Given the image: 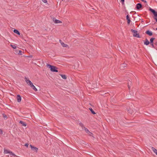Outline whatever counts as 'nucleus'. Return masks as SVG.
I'll use <instances>...</instances> for the list:
<instances>
[{
  "label": "nucleus",
  "mask_w": 157,
  "mask_h": 157,
  "mask_svg": "<svg viewBox=\"0 0 157 157\" xmlns=\"http://www.w3.org/2000/svg\"><path fill=\"white\" fill-rule=\"evenodd\" d=\"M151 150H152V151L155 154H156L157 153V150L155 148H154V147H152Z\"/></svg>",
  "instance_id": "nucleus-17"
},
{
  "label": "nucleus",
  "mask_w": 157,
  "mask_h": 157,
  "mask_svg": "<svg viewBox=\"0 0 157 157\" xmlns=\"http://www.w3.org/2000/svg\"><path fill=\"white\" fill-rule=\"evenodd\" d=\"M154 39L155 38H152L150 39V41L151 43H153Z\"/></svg>",
  "instance_id": "nucleus-26"
},
{
  "label": "nucleus",
  "mask_w": 157,
  "mask_h": 157,
  "mask_svg": "<svg viewBox=\"0 0 157 157\" xmlns=\"http://www.w3.org/2000/svg\"><path fill=\"white\" fill-rule=\"evenodd\" d=\"M2 116L4 118V120H6L7 118V116H6V115L4 113L2 114Z\"/></svg>",
  "instance_id": "nucleus-21"
},
{
  "label": "nucleus",
  "mask_w": 157,
  "mask_h": 157,
  "mask_svg": "<svg viewBox=\"0 0 157 157\" xmlns=\"http://www.w3.org/2000/svg\"><path fill=\"white\" fill-rule=\"evenodd\" d=\"M2 131L0 129V134H2Z\"/></svg>",
  "instance_id": "nucleus-32"
},
{
  "label": "nucleus",
  "mask_w": 157,
  "mask_h": 157,
  "mask_svg": "<svg viewBox=\"0 0 157 157\" xmlns=\"http://www.w3.org/2000/svg\"><path fill=\"white\" fill-rule=\"evenodd\" d=\"M124 0H121V2L122 3L123 5L124 4Z\"/></svg>",
  "instance_id": "nucleus-31"
},
{
  "label": "nucleus",
  "mask_w": 157,
  "mask_h": 157,
  "mask_svg": "<svg viewBox=\"0 0 157 157\" xmlns=\"http://www.w3.org/2000/svg\"><path fill=\"white\" fill-rule=\"evenodd\" d=\"M59 42L60 43H61V44L62 46L64 47H66L67 48L68 47V45H67V44H65L63 42L62 40H59Z\"/></svg>",
  "instance_id": "nucleus-8"
},
{
  "label": "nucleus",
  "mask_w": 157,
  "mask_h": 157,
  "mask_svg": "<svg viewBox=\"0 0 157 157\" xmlns=\"http://www.w3.org/2000/svg\"><path fill=\"white\" fill-rule=\"evenodd\" d=\"M151 45H152L153 46V44H152Z\"/></svg>",
  "instance_id": "nucleus-37"
},
{
  "label": "nucleus",
  "mask_w": 157,
  "mask_h": 157,
  "mask_svg": "<svg viewBox=\"0 0 157 157\" xmlns=\"http://www.w3.org/2000/svg\"><path fill=\"white\" fill-rule=\"evenodd\" d=\"M25 81L26 82L27 84L30 86L33 83L32 82L27 78L26 77L25 78Z\"/></svg>",
  "instance_id": "nucleus-2"
},
{
  "label": "nucleus",
  "mask_w": 157,
  "mask_h": 157,
  "mask_svg": "<svg viewBox=\"0 0 157 157\" xmlns=\"http://www.w3.org/2000/svg\"><path fill=\"white\" fill-rule=\"evenodd\" d=\"M137 8H138V7H137V4H136V8L137 9Z\"/></svg>",
  "instance_id": "nucleus-33"
},
{
  "label": "nucleus",
  "mask_w": 157,
  "mask_h": 157,
  "mask_svg": "<svg viewBox=\"0 0 157 157\" xmlns=\"http://www.w3.org/2000/svg\"><path fill=\"white\" fill-rule=\"evenodd\" d=\"M150 43L149 41L147 40L146 39L145 41L144 42V44L146 45H148Z\"/></svg>",
  "instance_id": "nucleus-20"
},
{
  "label": "nucleus",
  "mask_w": 157,
  "mask_h": 157,
  "mask_svg": "<svg viewBox=\"0 0 157 157\" xmlns=\"http://www.w3.org/2000/svg\"><path fill=\"white\" fill-rule=\"evenodd\" d=\"M10 45L13 48V49H16V47L14 45L11 44Z\"/></svg>",
  "instance_id": "nucleus-28"
},
{
  "label": "nucleus",
  "mask_w": 157,
  "mask_h": 157,
  "mask_svg": "<svg viewBox=\"0 0 157 157\" xmlns=\"http://www.w3.org/2000/svg\"><path fill=\"white\" fill-rule=\"evenodd\" d=\"M87 133L90 136H91L93 135V133L89 131Z\"/></svg>",
  "instance_id": "nucleus-27"
},
{
  "label": "nucleus",
  "mask_w": 157,
  "mask_h": 157,
  "mask_svg": "<svg viewBox=\"0 0 157 157\" xmlns=\"http://www.w3.org/2000/svg\"><path fill=\"white\" fill-rule=\"evenodd\" d=\"M12 157L13 156H17L13 153L11 151L10 153L9 154Z\"/></svg>",
  "instance_id": "nucleus-22"
},
{
  "label": "nucleus",
  "mask_w": 157,
  "mask_h": 157,
  "mask_svg": "<svg viewBox=\"0 0 157 157\" xmlns=\"http://www.w3.org/2000/svg\"><path fill=\"white\" fill-rule=\"evenodd\" d=\"M25 146L27 147L28 146V144H25Z\"/></svg>",
  "instance_id": "nucleus-34"
},
{
  "label": "nucleus",
  "mask_w": 157,
  "mask_h": 157,
  "mask_svg": "<svg viewBox=\"0 0 157 157\" xmlns=\"http://www.w3.org/2000/svg\"><path fill=\"white\" fill-rule=\"evenodd\" d=\"M149 10L153 13L155 17L157 18V12L151 8Z\"/></svg>",
  "instance_id": "nucleus-4"
},
{
  "label": "nucleus",
  "mask_w": 157,
  "mask_h": 157,
  "mask_svg": "<svg viewBox=\"0 0 157 157\" xmlns=\"http://www.w3.org/2000/svg\"><path fill=\"white\" fill-rule=\"evenodd\" d=\"M53 21L56 24L61 23H62V22L61 21L56 19L55 18H53Z\"/></svg>",
  "instance_id": "nucleus-7"
},
{
  "label": "nucleus",
  "mask_w": 157,
  "mask_h": 157,
  "mask_svg": "<svg viewBox=\"0 0 157 157\" xmlns=\"http://www.w3.org/2000/svg\"><path fill=\"white\" fill-rule=\"evenodd\" d=\"M43 2H44V3H46L47 2V0H41Z\"/></svg>",
  "instance_id": "nucleus-30"
},
{
  "label": "nucleus",
  "mask_w": 157,
  "mask_h": 157,
  "mask_svg": "<svg viewBox=\"0 0 157 157\" xmlns=\"http://www.w3.org/2000/svg\"><path fill=\"white\" fill-rule=\"evenodd\" d=\"M127 111L128 113L131 114H132L133 111L130 108H127Z\"/></svg>",
  "instance_id": "nucleus-14"
},
{
  "label": "nucleus",
  "mask_w": 157,
  "mask_h": 157,
  "mask_svg": "<svg viewBox=\"0 0 157 157\" xmlns=\"http://www.w3.org/2000/svg\"><path fill=\"white\" fill-rule=\"evenodd\" d=\"M60 75L61 76L62 78L64 79H66L67 78V77L66 75Z\"/></svg>",
  "instance_id": "nucleus-19"
},
{
  "label": "nucleus",
  "mask_w": 157,
  "mask_h": 157,
  "mask_svg": "<svg viewBox=\"0 0 157 157\" xmlns=\"http://www.w3.org/2000/svg\"><path fill=\"white\" fill-rule=\"evenodd\" d=\"M10 152H11V151H10L9 150H8L7 149H4V153L5 154H8V153L9 154L10 153Z\"/></svg>",
  "instance_id": "nucleus-13"
},
{
  "label": "nucleus",
  "mask_w": 157,
  "mask_h": 157,
  "mask_svg": "<svg viewBox=\"0 0 157 157\" xmlns=\"http://www.w3.org/2000/svg\"><path fill=\"white\" fill-rule=\"evenodd\" d=\"M131 31L133 33V36H134L137 37V31L136 30L131 29Z\"/></svg>",
  "instance_id": "nucleus-5"
},
{
  "label": "nucleus",
  "mask_w": 157,
  "mask_h": 157,
  "mask_svg": "<svg viewBox=\"0 0 157 157\" xmlns=\"http://www.w3.org/2000/svg\"><path fill=\"white\" fill-rule=\"evenodd\" d=\"M127 64L125 63H123L121 64L120 67V69L121 70H123L125 69L126 67Z\"/></svg>",
  "instance_id": "nucleus-3"
},
{
  "label": "nucleus",
  "mask_w": 157,
  "mask_h": 157,
  "mask_svg": "<svg viewBox=\"0 0 157 157\" xmlns=\"http://www.w3.org/2000/svg\"><path fill=\"white\" fill-rule=\"evenodd\" d=\"M156 154L157 155V153Z\"/></svg>",
  "instance_id": "nucleus-39"
},
{
  "label": "nucleus",
  "mask_w": 157,
  "mask_h": 157,
  "mask_svg": "<svg viewBox=\"0 0 157 157\" xmlns=\"http://www.w3.org/2000/svg\"><path fill=\"white\" fill-rule=\"evenodd\" d=\"M19 52L18 53V54L20 55H21L22 54V52L21 51L19 50Z\"/></svg>",
  "instance_id": "nucleus-29"
},
{
  "label": "nucleus",
  "mask_w": 157,
  "mask_h": 157,
  "mask_svg": "<svg viewBox=\"0 0 157 157\" xmlns=\"http://www.w3.org/2000/svg\"><path fill=\"white\" fill-rule=\"evenodd\" d=\"M79 124V125L83 129L84 128V127H85L83 124L81 122Z\"/></svg>",
  "instance_id": "nucleus-24"
},
{
  "label": "nucleus",
  "mask_w": 157,
  "mask_h": 157,
  "mask_svg": "<svg viewBox=\"0 0 157 157\" xmlns=\"http://www.w3.org/2000/svg\"><path fill=\"white\" fill-rule=\"evenodd\" d=\"M89 110L90 111L91 113L93 114H96V113L91 108H89Z\"/></svg>",
  "instance_id": "nucleus-18"
},
{
  "label": "nucleus",
  "mask_w": 157,
  "mask_h": 157,
  "mask_svg": "<svg viewBox=\"0 0 157 157\" xmlns=\"http://www.w3.org/2000/svg\"><path fill=\"white\" fill-rule=\"evenodd\" d=\"M19 123L22 124V125L24 127H26L27 125V124L26 123L24 122L23 121H20L19 122Z\"/></svg>",
  "instance_id": "nucleus-11"
},
{
  "label": "nucleus",
  "mask_w": 157,
  "mask_h": 157,
  "mask_svg": "<svg viewBox=\"0 0 157 157\" xmlns=\"http://www.w3.org/2000/svg\"><path fill=\"white\" fill-rule=\"evenodd\" d=\"M17 99L18 102H21V96L19 94L17 95Z\"/></svg>",
  "instance_id": "nucleus-9"
},
{
  "label": "nucleus",
  "mask_w": 157,
  "mask_h": 157,
  "mask_svg": "<svg viewBox=\"0 0 157 157\" xmlns=\"http://www.w3.org/2000/svg\"><path fill=\"white\" fill-rule=\"evenodd\" d=\"M156 29L157 30V28Z\"/></svg>",
  "instance_id": "nucleus-40"
},
{
  "label": "nucleus",
  "mask_w": 157,
  "mask_h": 157,
  "mask_svg": "<svg viewBox=\"0 0 157 157\" xmlns=\"http://www.w3.org/2000/svg\"><path fill=\"white\" fill-rule=\"evenodd\" d=\"M30 147L32 150H33L36 152H37L38 148L37 147H34L31 144L30 145Z\"/></svg>",
  "instance_id": "nucleus-6"
},
{
  "label": "nucleus",
  "mask_w": 157,
  "mask_h": 157,
  "mask_svg": "<svg viewBox=\"0 0 157 157\" xmlns=\"http://www.w3.org/2000/svg\"><path fill=\"white\" fill-rule=\"evenodd\" d=\"M128 84H129V83H128ZM128 88H129V89H130V86L129 85H128Z\"/></svg>",
  "instance_id": "nucleus-36"
},
{
  "label": "nucleus",
  "mask_w": 157,
  "mask_h": 157,
  "mask_svg": "<svg viewBox=\"0 0 157 157\" xmlns=\"http://www.w3.org/2000/svg\"><path fill=\"white\" fill-rule=\"evenodd\" d=\"M47 67L50 69V70L53 72H58V71L57 70L58 68L56 66L51 65L49 64H47Z\"/></svg>",
  "instance_id": "nucleus-1"
},
{
  "label": "nucleus",
  "mask_w": 157,
  "mask_h": 157,
  "mask_svg": "<svg viewBox=\"0 0 157 157\" xmlns=\"http://www.w3.org/2000/svg\"><path fill=\"white\" fill-rule=\"evenodd\" d=\"M83 129L85 131L86 133H87L89 131V130H88V129L85 127H84V128Z\"/></svg>",
  "instance_id": "nucleus-25"
},
{
  "label": "nucleus",
  "mask_w": 157,
  "mask_h": 157,
  "mask_svg": "<svg viewBox=\"0 0 157 157\" xmlns=\"http://www.w3.org/2000/svg\"><path fill=\"white\" fill-rule=\"evenodd\" d=\"M35 91H37V89L36 88L35 86L33 85V83L30 86Z\"/></svg>",
  "instance_id": "nucleus-12"
},
{
  "label": "nucleus",
  "mask_w": 157,
  "mask_h": 157,
  "mask_svg": "<svg viewBox=\"0 0 157 157\" xmlns=\"http://www.w3.org/2000/svg\"><path fill=\"white\" fill-rule=\"evenodd\" d=\"M146 33L148 35L151 36L152 35V32L151 31H150L149 30H148L146 32Z\"/></svg>",
  "instance_id": "nucleus-16"
},
{
  "label": "nucleus",
  "mask_w": 157,
  "mask_h": 157,
  "mask_svg": "<svg viewBox=\"0 0 157 157\" xmlns=\"http://www.w3.org/2000/svg\"><path fill=\"white\" fill-rule=\"evenodd\" d=\"M154 19L156 20V21L157 22V18L154 17Z\"/></svg>",
  "instance_id": "nucleus-35"
},
{
  "label": "nucleus",
  "mask_w": 157,
  "mask_h": 157,
  "mask_svg": "<svg viewBox=\"0 0 157 157\" xmlns=\"http://www.w3.org/2000/svg\"><path fill=\"white\" fill-rule=\"evenodd\" d=\"M142 7V5L140 3H138V10L140 8H141Z\"/></svg>",
  "instance_id": "nucleus-23"
},
{
  "label": "nucleus",
  "mask_w": 157,
  "mask_h": 157,
  "mask_svg": "<svg viewBox=\"0 0 157 157\" xmlns=\"http://www.w3.org/2000/svg\"><path fill=\"white\" fill-rule=\"evenodd\" d=\"M13 31L14 33H15L19 35H20V33L19 32L17 29H14Z\"/></svg>",
  "instance_id": "nucleus-15"
},
{
  "label": "nucleus",
  "mask_w": 157,
  "mask_h": 157,
  "mask_svg": "<svg viewBox=\"0 0 157 157\" xmlns=\"http://www.w3.org/2000/svg\"><path fill=\"white\" fill-rule=\"evenodd\" d=\"M126 19L127 20V23L128 24H129L131 20L130 19V18L129 16V15H127L126 16Z\"/></svg>",
  "instance_id": "nucleus-10"
},
{
  "label": "nucleus",
  "mask_w": 157,
  "mask_h": 157,
  "mask_svg": "<svg viewBox=\"0 0 157 157\" xmlns=\"http://www.w3.org/2000/svg\"><path fill=\"white\" fill-rule=\"evenodd\" d=\"M138 37H139V36H138Z\"/></svg>",
  "instance_id": "nucleus-38"
}]
</instances>
